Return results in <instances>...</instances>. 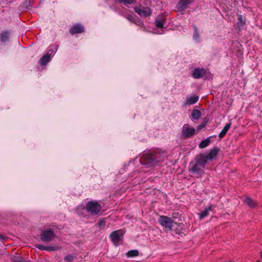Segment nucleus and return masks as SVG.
<instances>
[{
	"instance_id": "obj_14",
	"label": "nucleus",
	"mask_w": 262,
	"mask_h": 262,
	"mask_svg": "<svg viewBox=\"0 0 262 262\" xmlns=\"http://www.w3.org/2000/svg\"><path fill=\"white\" fill-rule=\"evenodd\" d=\"M199 97L198 96H192L186 98V101L185 102L184 105H192L196 103L199 100Z\"/></svg>"
},
{
	"instance_id": "obj_29",
	"label": "nucleus",
	"mask_w": 262,
	"mask_h": 262,
	"mask_svg": "<svg viewBox=\"0 0 262 262\" xmlns=\"http://www.w3.org/2000/svg\"><path fill=\"white\" fill-rule=\"evenodd\" d=\"M105 224V221L104 219L98 221V225L99 227L104 226Z\"/></svg>"
},
{
	"instance_id": "obj_6",
	"label": "nucleus",
	"mask_w": 262,
	"mask_h": 262,
	"mask_svg": "<svg viewBox=\"0 0 262 262\" xmlns=\"http://www.w3.org/2000/svg\"><path fill=\"white\" fill-rule=\"evenodd\" d=\"M134 10L135 12L143 17H147L150 16L152 13L151 10L148 7L136 6L134 8Z\"/></svg>"
},
{
	"instance_id": "obj_22",
	"label": "nucleus",
	"mask_w": 262,
	"mask_h": 262,
	"mask_svg": "<svg viewBox=\"0 0 262 262\" xmlns=\"http://www.w3.org/2000/svg\"><path fill=\"white\" fill-rule=\"evenodd\" d=\"M229 129V123H227L225 126L224 128L222 130V131L219 134V137L220 138H222L227 133V131Z\"/></svg>"
},
{
	"instance_id": "obj_33",
	"label": "nucleus",
	"mask_w": 262,
	"mask_h": 262,
	"mask_svg": "<svg viewBox=\"0 0 262 262\" xmlns=\"http://www.w3.org/2000/svg\"><path fill=\"white\" fill-rule=\"evenodd\" d=\"M206 123H207V122H204L202 124L199 125L198 127V129H200L202 128L205 127Z\"/></svg>"
},
{
	"instance_id": "obj_5",
	"label": "nucleus",
	"mask_w": 262,
	"mask_h": 262,
	"mask_svg": "<svg viewBox=\"0 0 262 262\" xmlns=\"http://www.w3.org/2000/svg\"><path fill=\"white\" fill-rule=\"evenodd\" d=\"M55 237V233L51 229L43 230L40 234V239L44 242L52 241Z\"/></svg>"
},
{
	"instance_id": "obj_10",
	"label": "nucleus",
	"mask_w": 262,
	"mask_h": 262,
	"mask_svg": "<svg viewBox=\"0 0 262 262\" xmlns=\"http://www.w3.org/2000/svg\"><path fill=\"white\" fill-rule=\"evenodd\" d=\"M84 31V27L79 23L73 25L69 29V32L71 35L82 33Z\"/></svg>"
},
{
	"instance_id": "obj_18",
	"label": "nucleus",
	"mask_w": 262,
	"mask_h": 262,
	"mask_svg": "<svg viewBox=\"0 0 262 262\" xmlns=\"http://www.w3.org/2000/svg\"><path fill=\"white\" fill-rule=\"evenodd\" d=\"M212 211V206L206 208L203 211L200 213V218L203 219L209 215V212Z\"/></svg>"
},
{
	"instance_id": "obj_9",
	"label": "nucleus",
	"mask_w": 262,
	"mask_h": 262,
	"mask_svg": "<svg viewBox=\"0 0 262 262\" xmlns=\"http://www.w3.org/2000/svg\"><path fill=\"white\" fill-rule=\"evenodd\" d=\"M158 222L164 228H167L169 230L172 229L173 221L170 218L166 216L162 215L159 217Z\"/></svg>"
},
{
	"instance_id": "obj_26",
	"label": "nucleus",
	"mask_w": 262,
	"mask_h": 262,
	"mask_svg": "<svg viewBox=\"0 0 262 262\" xmlns=\"http://www.w3.org/2000/svg\"><path fill=\"white\" fill-rule=\"evenodd\" d=\"M12 261L13 262H30L26 260L24 258L19 256H15L12 257Z\"/></svg>"
},
{
	"instance_id": "obj_13",
	"label": "nucleus",
	"mask_w": 262,
	"mask_h": 262,
	"mask_svg": "<svg viewBox=\"0 0 262 262\" xmlns=\"http://www.w3.org/2000/svg\"><path fill=\"white\" fill-rule=\"evenodd\" d=\"M219 149L217 147H214L210 150L209 153L208 155L205 156L203 155V157L205 158V161L207 162V160L213 159L217 154Z\"/></svg>"
},
{
	"instance_id": "obj_12",
	"label": "nucleus",
	"mask_w": 262,
	"mask_h": 262,
	"mask_svg": "<svg viewBox=\"0 0 262 262\" xmlns=\"http://www.w3.org/2000/svg\"><path fill=\"white\" fill-rule=\"evenodd\" d=\"M191 3V0H180L176 6V9L178 11H184Z\"/></svg>"
},
{
	"instance_id": "obj_34",
	"label": "nucleus",
	"mask_w": 262,
	"mask_h": 262,
	"mask_svg": "<svg viewBox=\"0 0 262 262\" xmlns=\"http://www.w3.org/2000/svg\"><path fill=\"white\" fill-rule=\"evenodd\" d=\"M4 239V236L1 234H0V241H2Z\"/></svg>"
},
{
	"instance_id": "obj_20",
	"label": "nucleus",
	"mask_w": 262,
	"mask_h": 262,
	"mask_svg": "<svg viewBox=\"0 0 262 262\" xmlns=\"http://www.w3.org/2000/svg\"><path fill=\"white\" fill-rule=\"evenodd\" d=\"M125 17L130 21L133 23L137 24V21L139 20V19L137 16L135 15L128 14L126 15Z\"/></svg>"
},
{
	"instance_id": "obj_32",
	"label": "nucleus",
	"mask_w": 262,
	"mask_h": 262,
	"mask_svg": "<svg viewBox=\"0 0 262 262\" xmlns=\"http://www.w3.org/2000/svg\"><path fill=\"white\" fill-rule=\"evenodd\" d=\"M222 16L224 18H226L227 20H228L229 18L228 14L227 13H226V12H224V13L222 14Z\"/></svg>"
},
{
	"instance_id": "obj_15",
	"label": "nucleus",
	"mask_w": 262,
	"mask_h": 262,
	"mask_svg": "<svg viewBox=\"0 0 262 262\" xmlns=\"http://www.w3.org/2000/svg\"><path fill=\"white\" fill-rule=\"evenodd\" d=\"M10 32L5 31L0 34V39L2 42H8L10 38Z\"/></svg>"
},
{
	"instance_id": "obj_31",
	"label": "nucleus",
	"mask_w": 262,
	"mask_h": 262,
	"mask_svg": "<svg viewBox=\"0 0 262 262\" xmlns=\"http://www.w3.org/2000/svg\"><path fill=\"white\" fill-rule=\"evenodd\" d=\"M56 250V248L52 246H47L46 250L52 251Z\"/></svg>"
},
{
	"instance_id": "obj_24",
	"label": "nucleus",
	"mask_w": 262,
	"mask_h": 262,
	"mask_svg": "<svg viewBox=\"0 0 262 262\" xmlns=\"http://www.w3.org/2000/svg\"><path fill=\"white\" fill-rule=\"evenodd\" d=\"M164 19H156L155 20V25L157 28H163L164 26Z\"/></svg>"
},
{
	"instance_id": "obj_2",
	"label": "nucleus",
	"mask_w": 262,
	"mask_h": 262,
	"mask_svg": "<svg viewBox=\"0 0 262 262\" xmlns=\"http://www.w3.org/2000/svg\"><path fill=\"white\" fill-rule=\"evenodd\" d=\"M161 160L160 153L159 152H144L140 158V163L146 167L154 166Z\"/></svg>"
},
{
	"instance_id": "obj_8",
	"label": "nucleus",
	"mask_w": 262,
	"mask_h": 262,
	"mask_svg": "<svg viewBox=\"0 0 262 262\" xmlns=\"http://www.w3.org/2000/svg\"><path fill=\"white\" fill-rule=\"evenodd\" d=\"M55 53L53 52L51 53H47L40 58L38 64L41 67V70L45 69L46 65L51 60Z\"/></svg>"
},
{
	"instance_id": "obj_21",
	"label": "nucleus",
	"mask_w": 262,
	"mask_h": 262,
	"mask_svg": "<svg viewBox=\"0 0 262 262\" xmlns=\"http://www.w3.org/2000/svg\"><path fill=\"white\" fill-rule=\"evenodd\" d=\"M244 202L247 206L251 208L254 207L256 205L254 201L250 197L246 198Z\"/></svg>"
},
{
	"instance_id": "obj_11",
	"label": "nucleus",
	"mask_w": 262,
	"mask_h": 262,
	"mask_svg": "<svg viewBox=\"0 0 262 262\" xmlns=\"http://www.w3.org/2000/svg\"><path fill=\"white\" fill-rule=\"evenodd\" d=\"M206 74V70L204 68H195L192 72L191 75L194 79H201Z\"/></svg>"
},
{
	"instance_id": "obj_23",
	"label": "nucleus",
	"mask_w": 262,
	"mask_h": 262,
	"mask_svg": "<svg viewBox=\"0 0 262 262\" xmlns=\"http://www.w3.org/2000/svg\"><path fill=\"white\" fill-rule=\"evenodd\" d=\"M139 255V251L137 250H132L126 253L128 257H133Z\"/></svg>"
},
{
	"instance_id": "obj_3",
	"label": "nucleus",
	"mask_w": 262,
	"mask_h": 262,
	"mask_svg": "<svg viewBox=\"0 0 262 262\" xmlns=\"http://www.w3.org/2000/svg\"><path fill=\"white\" fill-rule=\"evenodd\" d=\"M86 210L92 215H96L100 211L101 209V205L97 202L90 201L86 205L85 207L84 206H79L76 210L77 214H82V212L81 210Z\"/></svg>"
},
{
	"instance_id": "obj_30",
	"label": "nucleus",
	"mask_w": 262,
	"mask_h": 262,
	"mask_svg": "<svg viewBox=\"0 0 262 262\" xmlns=\"http://www.w3.org/2000/svg\"><path fill=\"white\" fill-rule=\"evenodd\" d=\"M36 247L40 250H46L47 246H43L42 245H37Z\"/></svg>"
},
{
	"instance_id": "obj_19",
	"label": "nucleus",
	"mask_w": 262,
	"mask_h": 262,
	"mask_svg": "<svg viewBox=\"0 0 262 262\" xmlns=\"http://www.w3.org/2000/svg\"><path fill=\"white\" fill-rule=\"evenodd\" d=\"M212 136L209 137L207 139L202 141L199 144L200 148H204L208 146L210 143V138Z\"/></svg>"
},
{
	"instance_id": "obj_16",
	"label": "nucleus",
	"mask_w": 262,
	"mask_h": 262,
	"mask_svg": "<svg viewBox=\"0 0 262 262\" xmlns=\"http://www.w3.org/2000/svg\"><path fill=\"white\" fill-rule=\"evenodd\" d=\"M245 18L242 15H238V19L237 21V25L238 28V31H241L242 28L245 25Z\"/></svg>"
},
{
	"instance_id": "obj_4",
	"label": "nucleus",
	"mask_w": 262,
	"mask_h": 262,
	"mask_svg": "<svg viewBox=\"0 0 262 262\" xmlns=\"http://www.w3.org/2000/svg\"><path fill=\"white\" fill-rule=\"evenodd\" d=\"M195 133V129L193 127L187 124H185L182 128L181 133V138L186 139L192 137Z\"/></svg>"
},
{
	"instance_id": "obj_7",
	"label": "nucleus",
	"mask_w": 262,
	"mask_h": 262,
	"mask_svg": "<svg viewBox=\"0 0 262 262\" xmlns=\"http://www.w3.org/2000/svg\"><path fill=\"white\" fill-rule=\"evenodd\" d=\"M124 233V232L122 230L115 231L111 233L110 237L116 246L119 245V242L122 238Z\"/></svg>"
},
{
	"instance_id": "obj_1",
	"label": "nucleus",
	"mask_w": 262,
	"mask_h": 262,
	"mask_svg": "<svg viewBox=\"0 0 262 262\" xmlns=\"http://www.w3.org/2000/svg\"><path fill=\"white\" fill-rule=\"evenodd\" d=\"M206 164L203 154H200L196 156L194 161L190 163L189 170L192 174L197 177L200 176L204 172V168Z\"/></svg>"
},
{
	"instance_id": "obj_35",
	"label": "nucleus",
	"mask_w": 262,
	"mask_h": 262,
	"mask_svg": "<svg viewBox=\"0 0 262 262\" xmlns=\"http://www.w3.org/2000/svg\"><path fill=\"white\" fill-rule=\"evenodd\" d=\"M260 256H261V257L262 258V251L260 252Z\"/></svg>"
},
{
	"instance_id": "obj_27",
	"label": "nucleus",
	"mask_w": 262,
	"mask_h": 262,
	"mask_svg": "<svg viewBox=\"0 0 262 262\" xmlns=\"http://www.w3.org/2000/svg\"><path fill=\"white\" fill-rule=\"evenodd\" d=\"M119 2L124 5H129L132 4H135L137 0H118Z\"/></svg>"
},
{
	"instance_id": "obj_28",
	"label": "nucleus",
	"mask_w": 262,
	"mask_h": 262,
	"mask_svg": "<svg viewBox=\"0 0 262 262\" xmlns=\"http://www.w3.org/2000/svg\"><path fill=\"white\" fill-rule=\"evenodd\" d=\"M64 260L67 262H72L74 260V256L69 255L64 257Z\"/></svg>"
},
{
	"instance_id": "obj_25",
	"label": "nucleus",
	"mask_w": 262,
	"mask_h": 262,
	"mask_svg": "<svg viewBox=\"0 0 262 262\" xmlns=\"http://www.w3.org/2000/svg\"><path fill=\"white\" fill-rule=\"evenodd\" d=\"M193 29H194V32L193 34V39L194 40L199 41V34L198 31L197 27L196 25H193L192 26Z\"/></svg>"
},
{
	"instance_id": "obj_36",
	"label": "nucleus",
	"mask_w": 262,
	"mask_h": 262,
	"mask_svg": "<svg viewBox=\"0 0 262 262\" xmlns=\"http://www.w3.org/2000/svg\"><path fill=\"white\" fill-rule=\"evenodd\" d=\"M230 262H231V261H230Z\"/></svg>"
},
{
	"instance_id": "obj_17",
	"label": "nucleus",
	"mask_w": 262,
	"mask_h": 262,
	"mask_svg": "<svg viewBox=\"0 0 262 262\" xmlns=\"http://www.w3.org/2000/svg\"><path fill=\"white\" fill-rule=\"evenodd\" d=\"M201 116V112L200 111L194 109L192 111L191 113V117L193 120H199Z\"/></svg>"
}]
</instances>
